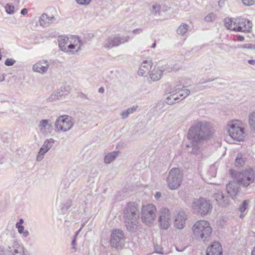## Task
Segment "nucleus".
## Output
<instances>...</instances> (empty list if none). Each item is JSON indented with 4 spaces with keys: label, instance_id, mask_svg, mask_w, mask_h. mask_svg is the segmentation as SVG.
Masks as SVG:
<instances>
[{
    "label": "nucleus",
    "instance_id": "obj_1",
    "mask_svg": "<svg viewBox=\"0 0 255 255\" xmlns=\"http://www.w3.org/2000/svg\"><path fill=\"white\" fill-rule=\"evenodd\" d=\"M211 135L210 125L206 121H199L193 124L187 133V137L190 141L186 145L188 152L197 154L200 149V142L206 140Z\"/></svg>",
    "mask_w": 255,
    "mask_h": 255
},
{
    "label": "nucleus",
    "instance_id": "obj_2",
    "mask_svg": "<svg viewBox=\"0 0 255 255\" xmlns=\"http://www.w3.org/2000/svg\"><path fill=\"white\" fill-rule=\"evenodd\" d=\"M139 211L138 205L134 202L128 203L124 211L125 226L129 232H135L138 227Z\"/></svg>",
    "mask_w": 255,
    "mask_h": 255
},
{
    "label": "nucleus",
    "instance_id": "obj_3",
    "mask_svg": "<svg viewBox=\"0 0 255 255\" xmlns=\"http://www.w3.org/2000/svg\"><path fill=\"white\" fill-rule=\"evenodd\" d=\"M196 239L205 241L212 233V230L209 223L205 220L197 221L192 227Z\"/></svg>",
    "mask_w": 255,
    "mask_h": 255
},
{
    "label": "nucleus",
    "instance_id": "obj_4",
    "mask_svg": "<svg viewBox=\"0 0 255 255\" xmlns=\"http://www.w3.org/2000/svg\"><path fill=\"white\" fill-rule=\"evenodd\" d=\"M242 122L234 120L229 122L227 125L229 135L234 140L242 141L245 137L244 128L241 127Z\"/></svg>",
    "mask_w": 255,
    "mask_h": 255
},
{
    "label": "nucleus",
    "instance_id": "obj_5",
    "mask_svg": "<svg viewBox=\"0 0 255 255\" xmlns=\"http://www.w3.org/2000/svg\"><path fill=\"white\" fill-rule=\"evenodd\" d=\"M182 174L178 168H172L167 178L168 187L171 190L177 189L182 181Z\"/></svg>",
    "mask_w": 255,
    "mask_h": 255
},
{
    "label": "nucleus",
    "instance_id": "obj_6",
    "mask_svg": "<svg viewBox=\"0 0 255 255\" xmlns=\"http://www.w3.org/2000/svg\"><path fill=\"white\" fill-rule=\"evenodd\" d=\"M192 207L202 216H205L210 212L212 209L209 200L205 198H200L193 202Z\"/></svg>",
    "mask_w": 255,
    "mask_h": 255
},
{
    "label": "nucleus",
    "instance_id": "obj_7",
    "mask_svg": "<svg viewBox=\"0 0 255 255\" xmlns=\"http://www.w3.org/2000/svg\"><path fill=\"white\" fill-rule=\"evenodd\" d=\"M156 209L154 205L148 204L142 206L141 219L146 224L152 223L156 217Z\"/></svg>",
    "mask_w": 255,
    "mask_h": 255
},
{
    "label": "nucleus",
    "instance_id": "obj_8",
    "mask_svg": "<svg viewBox=\"0 0 255 255\" xmlns=\"http://www.w3.org/2000/svg\"><path fill=\"white\" fill-rule=\"evenodd\" d=\"M110 244L113 248L121 249L125 245L124 232L120 229L113 230L111 235Z\"/></svg>",
    "mask_w": 255,
    "mask_h": 255
},
{
    "label": "nucleus",
    "instance_id": "obj_9",
    "mask_svg": "<svg viewBox=\"0 0 255 255\" xmlns=\"http://www.w3.org/2000/svg\"><path fill=\"white\" fill-rule=\"evenodd\" d=\"M254 180L255 173L252 168L239 172L237 175V181L244 187L248 186Z\"/></svg>",
    "mask_w": 255,
    "mask_h": 255
},
{
    "label": "nucleus",
    "instance_id": "obj_10",
    "mask_svg": "<svg viewBox=\"0 0 255 255\" xmlns=\"http://www.w3.org/2000/svg\"><path fill=\"white\" fill-rule=\"evenodd\" d=\"M74 125L72 118L67 115L58 117L55 123V127L58 130L63 131L69 130Z\"/></svg>",
    "mask_w": 255,
    "mask_h": 255
},
{
    "label": "nucleus",
    "instance_id": "obj_11",
    "mask_svg": "<svg viewBox=\"0 0 255 255\" xmlns=\"http://www.w3.org/2000/svg\"><path fill=\"white\" fill-rule=\"evenodd\" d=\"M252 28V23L247 19L239 17L235 19L234 31L249 32Z\"/></svg>",
    "mask_w": 255,
    "mask_h": 255
},
{
    "label": "nucleus",
    "instance_id": "obj_12",
    "mask_svg": "<svg viewBox=\"0 0 255 255\" xmlns=\"http://www.w3.org/2000/svg\"><path fill=\"white\" fill-rule=\"evenodd\" d=\"M128 40V36H120L119 35L111 36L106 39L104 42V47L108 49L112 48L127 42Z\"/></svg>",
    "mask_w": 255,
    "mask_h": 255
},
{
    "label": "nucleus",
    "instance_id": "obj_13",
    "mask_svg": "<svg viewBox=\"0 0 255 255\" xmlns=\"http://www.w3.org/2000/svg\"><path fill=\"white\" fill-rule=\"evenodd\" d=\"M6 252L9 255H24V248L17 242L14 241L11 246H8Z\"/></svg>",
    "mask_w": 255,
    "mask_h": 255
},
{
    "label": "nucleus",
    "instance_id": "obj_14",
    "mask_svg": "<svg viewBox=\"0 0 255 255\" xmlns=\"http://www.w3.org/2000/svg\"><path fill=\"white\" fill-rule=\"evenodd\" d=\"M83 43L79 37L75 36L74 43L70 44L68 47H66V50H64V51L69 54H76L81 50V47Z\"/></svg>",
    "mask_w": 255,
    "mask_h": 255
},
{
    "label": "nucleus",
    "instance_id": "obj_15",
    "mask_svg": "<svg viewBox=\"0 0 255 255\" xmlns=\"http://www.w3.org/2000/svg\"><path fill=\"white\" fill-rule=\"evenodd\" d=\"M49 67V63L46 60L39 61L33 65L32 70L33 71L44 74L47 72Z\"/></svg>",
    "mask_w": 255,
    "mask_h": 255
},
{
    "label": "nucleus",
    "instance_id": "obj_16",
    "mask_svg": "<svg viewBox=\"0 0 255 255\" xmlns=\"http://www.w3.org/2000/svg\"><path fill=\"white\" fill-rule=\"evenodd\" d=\"M222 247L219 242H214L206 250V255H222Z\"/></svg>",
    "mask_w": 255,
    "mask_h": 255
},
{
    "label": "nucleus",
    "instance_id": "obj_17",
    "mask_svg": "<svg viewBox=\"0 0 255 255\" xmlns=\"http://www.w3.org/2000/svg\"><path fill=\"white\" fill-rule=\"evenodd\" d=\"M213 198L216 200L217 203L222 206H225L229 204V200L227 196H224L222 192L218 191L214 194Z\"/></svg>",
    "mask_w": 255,
    "mask_h": 255
},
{
    "label": "nucleus",
    "instance_id": "obj_18",
    "mask_svg": "<svg viewBox=\"0 0 255 255\" xmlns=\"http://www.w3.org/2000/svg\"><path fill=\"white\" fill-rule=\"evenodd\" d=\"M181 85H177L174 87V89L172 91L169 92L170 93H173L174 92H176L175 95H177L176 96L179 97L180 100H183L187 97L190 91L189 90L187 89H183L180 88Z\"/></svg>",
    "mask_w": 255,
    "mask_h": 255
},
{
    "label": "nucleus",
    "instance_id": "obj_19",
    "mask_svg": "<svg viewBox=\"0 0 255 255\" xmlns=\"http://www.w3.org/2000/svg\"><path fill=\"white\" fill-rule=\"evenodd\" d=\"M50 120H42L38 125V128L41 133L46 135L51 132V125Z\"/></svg>",
    "mask_w": 255,
    "mask_h": 255
},
{
    "label": "nucleus",
    "instance_id": "obj_20",
    "mask_svg": "<svg viewBox=\"0 0 255 255\" xmlns=\"http://www.w3.org/2000/svg\"><path fill=\"white\" fill-rule=\"evenodd\" d=\"M186 220L185 213L184 212H179L175 217L174 221L175 226L179 229H183L184 227Z\"/></svg>",
    "mask_w": 255,
    "mask_h": 255
},
{
    "label": "nucleus",
    "instance_id": "obj_21",
    "mask_svg": "<svg viewBox=\"0 0 255 255\" xmlns=\"http://www.w3.org/2000/svg\"><path fill=\"white\" fill-rule=\"evenodd\" d=\"M152 63L150 61H144L140 65L138 71V74L139 76H145L148 74L151 68Z\"/></svg>",
    "mask_w": 255,
    "mask_h": 255
},
{
    "label": "nucleus",
    "instance_id": "obj_22",
    "mask_svg": "<svg viewBox=\"0 0 255 255\" xmlns=\"http://www.w3.org/2000/svg\"><path fill=\"white\" fill-rule=\"evenodd\" d=\"M54 16H48L46 13H43L39 18V24L43 27H47L55 20Z\"/></svg>",
    "mask_w": 255,
    "mask_h": 255
},
{
    "label": "nucleus",
    "instance_id": "obj_23",
    "mask_svg": "<svg viewBox=\"0 0 255 255\" xmlns=\"http://www.w3.org/2000/svg\"><path fill=\"white\" fill-rule=\"evenodd\" d=\"M240 185L237 181L229 182L226 187L228 193L232 197L236 196L238 192Z\"/></svg>",
    "mask_w": 255,
    "mask_h": 255
},
{
    "label": "nucleus",
    "instance_id": "obj_24",
    "mask_svg": "<svg viewBox=\"0 0 255 255\" xmlns=\"http://www.w3.org/2000/svg\"><path fill=\"white\" fill-rule=\"evenodd\" d=\"M163 74L162 69L159 67H155L149 73L151 79L153 81H156L160 79Z\"/></svg>",
    "mask_w": 255,
    "mask_h": 255
},
{
    "label": "nucleus",
    "instance_id": "obj_25",
    "mask_svg": "<svg viewBox=\"0 0 255 255\" xmlns=\"http://www.w3.org/2000/svg\"><path fill=\"white\" fill-rule=\"evenodd\" d=\"M119 151H115L109 153L104 157V162L106 164H110L118 156Z\"/></svg>",
    "mask_w": 255,
    "mask_h": 255
},
{
    "label": "nucleus",
    "instance_id": "obj_26",
    "mask_svg": "<svg viewBox=\"0 0 255 255\" xmlns=\"http://www.w3.org/2000/svg\"><path fill=\"white\" fill-rule=\"evenodd\" d=\"M159 219L160 220H169L170 219L169 210L167 208L161 209Z\"/></svg>",
    "mask_w": 255,
    "mask_h": 255
},
{
    "label": "nucleus",
    "instance_id": "obj_27",
    "mask_svg": "<svg viewBox=\"0 0 255 255\" xmlns=\"http://www.w3.org/2000/svg\"><path fill=\"white\" fill-rule=\"evenodd\" d=\"M137 106H133L129 108L126 110L123 111L121 113V116L123 119L127 118L130 114H132L137 109Z\"/></svg>",
    "mask_w": 255,
    "mask_h": 255
},
{
    "label": "nucleus",
    "instance_id": "obj_28",
    "mask_svg": "<svg viewBox=\"0 0 255 255\" xmlns=\"http://www.w3.org/2000/svg\"><path fill=\"white\" fill-rule=\"evenodd\" d=\"M63 96V93L59 92V90L51 94L50 97L49 98V100L50 102H53L56 100H60L62 97Z\"/></svg>",
    "mask_w": 255,
    "mask_h": 255
},
{
    "label": "nucleus",
    "instance_id": "obj_29",
    "mask_svg": "<svg viewBox=\"0 0 255 255\" xmlns=\"http://www.w3.org/2000/svg\"><path fill=\"white\" fill-rule=\"evenodd\" d=\"M67 38L64 36H59L58 38V45L60 49L64 51V50H66V47H65V44L67 43Z\"/></svg>",
    "mask_w": 255,
    "mask_h": 255
},
{
    "label": "nucleus",
    "instance_id": "obj_30",
    "mask_svg": "<svg viewBox=\"0 0 255 255\" xmlns=\"http://www.w3.org/2000/svg\"><path fill=\"white\" fill-rule=\"evenodd\" d=\"M235 18H227L224 20L225 26L228 29L234 30V23Z\"/></svg>",
    "mask_w": 255,
    "mask_h": 255
},
{
    "label": "nucleus",
    "instance_id": "obj_31",
    "mask_svg": "<svg viewBox=\"0 0 255 255\" xmlns=\"http://www.w3.org/2000/svg\"><path fill=\"white\" fill-rule=\"evenodd\" d=\"M179 97L175 96V94H172L169 97L166 98V101L165 102V103L168 105H173L175 103L178 102Z\"/></svg>",
    "mask_w": 255,
    "mask_h": 255
},
{
    "label": "nucleus",
    "instance_id": "obj_32",
    "mask_svg": "<svg viewBox=\"0 0 255 255\" xmlns=\"http://www.w3.org/2000/svg\"><path fill=\"white\" fill-rule=\"evenodd\" d=\"M188 25L185 23H182L178 28L177 32L178 34L184 35L188 30Z\"/></svg>",
    "mask_w": 255,
    "mask_h": 255
},
{
    "label": "nucleus",
    "instance_id": "obj_33",
    "mask_svg": "<svg viewBox=\"0 0 255 255\" xmlns=\"http://www.w3.org/2000/svg\"><path fill=\"white\" fill-rule=\"evenodd\" d=\"M249 124L251 129L255 130V111L250 114Z\"/></svg>",
    "mask_w": 255,
    "mask_h": 255
},
{
    "label": "nucleus",
    "instance_id": "obj_34",
    "mask_svg": "<svg viewBox=\"0 0 255 255\" xmlns=\"http://www.w3.org/2000/svg\"><path fill=\"white\" fill-rule=\"evenodd\" d=\"M245 163V159L243 157V156L241 154H239L236 158L235 162L236 166H243Z\"/></svg>",
    "mask_w": 255,
    "mask_h": 255
},
{
    "label": "nucleus",
    "instance_id": "obj_35",
    "mask_svg": "<svg viewBox=\"0 0 255 255\" xmlns=\"http://www.w3.org/2000/svg\"><path fill=\"white\" fill-rule=\"evenodd\" d=\"M54 143V140L53 138L46 139L42 146L44 148L46 151H48L52 146Z\"/></svg>",
    "mask_w": 255,
    "mask_h": 255
},
{
    "label": "nucleus",
    "instance_id": "obj_36",
    "mask_svg": "<svg viewBox=\"0 0 255 255\" xmlns=\"http://www.w3.org/2000/svg\"><path fill=\"white\" fill-rule=\"evenodd\" d=\"M248 204V201L247 200H245L240 206L239 210L241 212V214L240 215V218H242L244 216L243 213L246 211Z\"/></svg>",
    "mask_w": 255,
    "mask_h": 255
},
{
    "label": "nucleus",
    "instance_id": "obj_37",
    "mask_svg": "<svg viewBox=\"0 0 255 255\" xmlns=\"http://www.w3.org/2000/svg\"><path fill=\"white\" fill-rule=\"evenodd\" d=\"M159 222L160 228L163 230H167L170 226L169 220H160L159 219Z\"/></svg>",
    "mask_w": 255,
    "mask_h": 255
},
{
    "label": "nucleus",
    "instance_id": "obj_38",
    "mask_svg": "<svg viewBox=\"0 0 255 255\" xmlns=\"http://www.w3.org/2000/svg\"><path fill=\"white\" fill-rule=\"evenodd\" d=\"M47 151H46L44 148L42 146L39 150V151L37 156L36 159L37 161H41L43 158V156L45 153H46Z\"/></svg>",
    "mask_w": 255,
    "mask_h": 255
},
{
    "label": "nucleus",
    "instance_id": "obj_39",
    "mask_svg": "<svg viewBox=\"0 0 255 255\" xmlns=\"http://www.w3.org/2000/svg\"><path fill=\"white\" fill-rule=\"evenodd\" d=\"M204 19L207 22H212L215 20L216 14L213 12H211L206 15Z\"/></svg>",
    "mask_w": 255,
    "mask_h": 255
},
{
    "label": "nucleus",
    "instance_id": "obj_40",
    "mask_svg": "<svg viewBox=\"0 0 255 255\" xmlns=\"http://www.w3.org/2000/svg\"><path fill=\"white\" fill-rule=\"evenodd\" d=\"M5 8L6 13L9 14H12L14 12V6L11 4H6Z\"/></svg>",
    "mask_w": 255,
    "mask_h": 255
},
{
    "label": "nucleus",
    "instance_id": "obj_41",
    "mask_svg": "<svg viewBox=\"0 0 255 255\" xmlns=\"http://www.w3.org/2000/svg\"><path fill=\"white\" fill-rule=\"evenodd\" d=\"M151 12L153 14H157L160 13L161 6L159 4H155L152 5Z\"/></svg>",
    "mask_w": 255,
    "mask_h": 255
},
{
    "label": "nucleus",
    "instance_id": "obj_42",
    "mask_svg": "<svg viewBox=\"0 0 255 255\" xmlns=\"http://www.w3.org/2000/svg\"><path fill=\"white\" fill-rule=\"evenodd\" d=\"M16 62V61L13 59L11 58H7L4 64L6 66H11L13 65Z\"/></svg>",
    "mask_w": 255,
    "mask_h": 255
},
{
    "label": "nucleus",
    "instance_id": "obj_43",
    "mask_svg": "<svg viewBox=\"0 0 255 255\" xmlns=\"http://www.w3.org/2000/svg\"><path fill=\"white\" fill-rule=\"evenodd\" d=\"M160 69H162L163 73L165 72H170L173 70V68L169 65L168 64L165 65L164 66H162Z\"/></svg>",
    "mask_w": 255,
    "mask_h": 255
},
{
    "label": "nucleus",
    "instance_id": "obj_44",
    "mask_svg": "<svg viewBox=\"0 0 255 255\" xmlns=\"http://www.w3.org/2000/svg\"><path fill=\"white\" fill-rule=\"evenodd\" d=\"M69 90H70V88L69 86H68L67 87H61L60 90H58L59 92H62V93H63V96H65L69 94Z\"/></svg>",
    "mask_w": 255,
    "mask_h": 255
},
{
    "label": "nucleus",
    "instance_id": "obj_45",
    "mask_svg": "<svg viewBox=\"0 0 255 255\" xmlns=\"http://www.w3.org/2000/svg\"><path fill=\"white\" fill-rule=\"evenodd\" d=\"M243 3L248 6L255 4V0H242Z\"/></svg>",
    "mask_w": 255,
    "mask_h": 255
},
{
    "label": "nucleus",
    "instance_id": "obj_46",
    "mask_svg": "<svg viewBox=\"0 0 255 255\" xmlns=\"http://www.w3.org/2000/svg\"><path fill=\"white\" fill-rule=\"evenodd\" d=\"M76 2L81 5L89 4L92 0H76Z\"/></svg>",
    "mask_w": 255,
    "mask_h": 255
},
{
    "label": "nucleus",
    "instance_id": "obj_47",
    "mask_svg": "<svg viewBox=\"0 0 255 255\" xmlns=\"http://www.w3.org/2000/svg\"><path fill=\"white\" fill-rule=\"evenodd\" d=\"M243 48L254 49H255V44L251 43H246L243 44Z\"/></svg>",
    "mask_w": 255,
    "mask_h": 255
},
{
    "label": "nucleus",
    "instance_id": "obj_48",
    "mask_svg": "<svg viewBox=\"0 0 255 255\" xmlns=\"http://www.w3.org/2000/svg\"><path fill=\"white\" fill-rule=\"evenodd\" d=\"M15 226L16 228L17 229L19 233L22 234L23 232L24 229V227L23 226L21 225H18V223H16Z\"/></svg>",
    "mask_w": 255,
    "mask_h": 255
},
{
    "label": "nucleus",
    "instance_id": "obj_49",
    "mask_svg": "<svg viewBox=\"0 0 255 255\" xmlns=\"http://www.w3.org/2000/svg\"><path fill=\"white\" fill-rule=\"evenodd\" d=\"M83 226H84V225H82L81 228L79 230V231H77V232H76V235H75V236H74V239H73V240H72V243H71V244H72V246L73 247V248H74V246L76 245V236H77V235L79 234V232L81 231V230L82 228V227H83Z\"/></svg>",
    "mask_w": 255,
    "mask_h": 255
},
{
    "label": "nucleus",
    "instance_id": "obj_50",
    "mask_svg": "<svg viewBox=\"0 0 255 255\" xmlns=\"http://www.w3.org/2000/svg\"><path fill=\"white\" fill-rule=\"evenodd\" d=\"M5 159L4 154L3 153L0 152V164L3 163Z\"/></svg>",
    "mask_w": 255,
    "mask_h": 255
},
{
    "label": "nucleus",
    "instance_id": "obj_51",
    "mask_svg": "<svg viewBox=\"0 0 255 255\" xmlns=\"http://www.w3.org/2000/svg\"><path fill=\"white\" fill-rule=\"evenodd\" d=\"M162 249L160 247L156 246L155 247V251L156 253L158 254H162Z\"/></svg>",
    "mask_w": 255,
    "mask_h": 255
},
{
    "label": "nucleus",
    "instance_id": "obj_52",
    "mask_svg": "<svg viewBox=\"0 0 255 255\" xmlns=\"http://www.w3.org/2000/svg\"><path fill=\"white\" fill-rule=\"evenodd\" d=\"M163 103L157 104L156 106L155 107V110H157V109H162L163 108Z\"/></svg>",
    "mask_w": 255,
    "mask_h": 255
},
{
    "label": "nucleus",
    "instance_id": "obj_53",
    "mask_svg": "<svg viewBox=\"0 0 255 255\" xmlns=\"http://www.w3.org/2000/svg\"><path fill=\"white\" fill-rule=\"evenodd\" d=\"M161 197V194L160 192H156L154 195V197L156 200L159 199Z\"/></svg>",
    "mask_w": 255,
    "mask_h": 255
},
{
    "label": "nucleus",
    "instance_id": "obj_54",
    "mask_svg": "<svg viewBox=\"0 0 255 255\" xmlns=\"http://www.w3.org/2000/svg\"><path fill=\"white\" fill-rule=\"evenodd\" d=\"M27 12H28V10H27V9H26L25 8H22L20 11V13L22 15H25V14H27Z\"/></svg>",
    "mask_w": 255,
    "mask_h": 255
},
{
    "label": "nucleus",
    "instance_id": "obj_55",
    "mask_svg": "<svg viewBox=\"0 0 255 255\" xmlns=\"http://www.w3.org/2000/svg\"><path fill=\"white\" fill-rule=\"evenodd\" d=\"M142 29H140V28H137V29H134L133 31V33L134 34H139L140 33V32H142Z\"/></svg>",
    "mask_w": 255,
    "mask_h": 255
},
{
    "label": "nucleus",
    "instance_id": "obj_56",
    "mask_svg": "<svg viewBox=\"0 0 255 255\" xmlns=\"http://www.w3.org/2000/svg\"><path fill=\"white\" fill-rule=\"evenodd\" d=\"M237 40L239 41H243L244 40V37L243 36L239 35L237 37Z\"/></svg>",
    "mask_w": 255,
    "mask_h": 255
},
{
    "label": "nucleus",
    "instance_id": "obj_57",
    "mask_svg": "<svg viewBox=\"0 0 255 255\" xmlns=\"http://www.w3.org/2000/svg\"><path fill=\"white\" fill-rule=\"evenodd\" d=\"M5 74H3L0 76V82L3 81L5 79Z\"/></svg>",
    "mask_w": 255,
    "mask_h": 255
},
{
    "label": "nucleus",
    "instance_id": "obj_58",
    "mask_svg": "<svg viewBox=\"0 0 255 255\" xmlns=\"http://www.w3.org/2000/svg\"><path fill=\"white\" fill-rule=\"evenodd\" d=\"M22 234H23V236L25 237H26L29 235V232L27 230L23 231Z\"/></svg>",
    "mask_w": 255,
    "mask_h": 255
},
{
    "label": "nucleus",
    "instance_id": "obj_59",
    "mask_svg": "<svg viewBox=\"0 0 255 255\" xmlns=\"http://www.w3.org/2000/svg\"><path fill=\"white\" fill-rule=\"evenodd\" d=\"M248 62L251 65H255V60H249Z\"/></svg>",
    "mask_w": 255,
    "mask_h": 255
},
{
    "label": "nucleus",
    "instance_id": "obj_60",
    "mask_svg": "<svg viewBox=\"0 0 255 255\" xmlns=\"http://www.w3.org/2000/svg\"><path fill=\"white\" fill-rule=\"evenodd\" d=\"M104 91H105V89L103 87H101L98 90V92L100 93H104Z\"/></svg>",
    "mask_w": 255,
    "mask_h": 255
},
{
    "label": "nucleus",
    "instance_id": "obj_61",
    "mask_svg": "<svg viewBox=\"0 0 255 255\" xmlns=\"http://www.w3.org/2000/svg\"><path fill=\"white\" fill-rule=\"evenodd\" d=\"M225 0H219V5L220 6L221 4H223Z\"/></svg>",
    "mask_w": 255,
    "mask_h": 255
},
{
    "label": "nucleus",
    "instance_id": "obj_62",
    "mask_svg": "<svg viewBox=\"0 0 255 255\" xmlns=\"http://www.w3.org/2000/svg\"><path fill=\"white\" fill-rule=\"evenodd\" d=\"M23 222L24 221L22 219H20L19 222H17V223H18V225H21L23 223Z\"/></svg>",
    "mask_w": 255,
    "mask_h": 255
},
{
    "label": "nucleus",
    "instance_id": "obj_63",
    "mask_svg": "<svg viewBox=\"0 0 255 255\" xmlns=\"http://www.w3.org/2000/svg\"><path fill=\"white\" fill-rule=\"evenodd\" d=\"M4 249L3 248H0V255H2Z\"/></svg>",
    "mask_w": 255,
    "mask_h": 255
},
{
    "label": "nucleus",
    "instance_id": "obj_64",
    "mask_svg": "<svg viewBox=\"0 0 255 255\" xmlns=\"http://www.w3.org/2000/svg\"><path fill=\"white\" fill-rule=\"evenodd\" d=\"M251 255H255V247L254 248L253 250H252Z\"/></svg>",
    "mask_w": 255,
    "mask_h": 255
}]
</instances>
